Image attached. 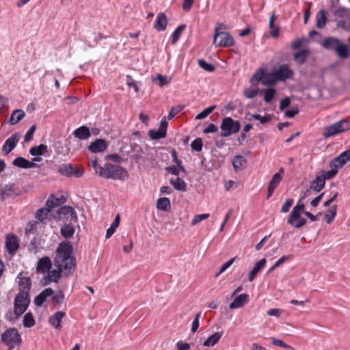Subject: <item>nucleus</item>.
Masks as SVG:
<instances>
[{"mask_svg":"<svg viewBox=\"0 0 350 350\" xmlns=\"http://www.w3.org/2000/svg\"><path fill=\"white\" fill-rule=\"evenodd\" d=\"M335 158L333 159L329 162V167L332 168L330 170L325 172L324 170H321L319 172L321 176H323V180L325 181L326 180L332 179L337 174L339 168H341L342 166H338V164L334 162Z\"/></svg>","mask_w":350,"mask_h":350,"instance_id":"nucleus-16","label":"nucleus"},{"mask_svg":"<svg viewBox=\"0 0 350 350\" xmlns=\"http://www.w3.org/2000/svg\"><path fill=\"white\" fill-rule=\"evenodd\" d=\"M252 117L259 121L261 124H265L267 122H269L271 120V118L269 115H265L264 116L260 115V114H252Z\"/></svg>","mask_w":350,"mask_h":350,"instance_id":"nucleus-58","label":"nucleus"},{"mask_svg":"<svg viewBox=\"0 0 350 350\" xmlns=\"http://www.w3.org/2000/svg\"><path fill=\"white\" fill-rule=\"evenodd\" d=\"M14 196V187L11 185L5 186L1 191V196L3 200Z\"/></svg>","mask_w":350,"mask_h":350,"instance_id":"nucleus-46","label":"nucleus"},{"mask_svg":"<svg viewBox=\"0 0 350 350\" xmlns=\"http://www.w3.org/2000/svg\"><path fill=\"white\" fill-rule=\"evenodd\" d=\"M107 148V143L102 139H97L89 146V150L93 153L104 152Z\"/></svg>","mask_w":350,"mask_h":350,"instance_id":"nucleus-19","label":"nucleus"},{"mask_svg":"<svg viewBox=\"0 0 350 350\" xmlns=\"http://www.w3.org/2000/svg\"><path fill=\"white\" fill-rule=\"evenodd\" d=\"M338 56L342 59H347L349 56V49L346 44L340 41L335 50Z\"/></svg>","mask_w":350,"mask_h":350,"instance_id":"nucleus-34","label":"nucleus"},{"mask_svg":"<svg viewBox=\"0 0 350 350\" xmlns=\"http://www.w3.org/2000/svg\"><path fill=\"white\" fill-rule=\"evenodd\" d=\"M241 124L238 120H234L230 117L224 118L221 122L220 136L226 137L238 133L240 130Z\"/></svg>","mask_w":350,"mask_h":350,"instance_id":"nucleus-5","label":"nucleus"},{"mask_svg":"<svg viewBox=\"0 0 350 350\" xmlns=\"http://www.w3.org/2000/svg\"><path fill=\"white\" fill-rule=\"evenodd\" d=\"M75 232L74 226L69 224H65L61 228V234L65 238H70Z\"/></svg>","mask_w":350,"mask_h":350,"instance_id":"nucleus-42","label":"nucleus"},{"mask_svg":"<svg viewBox=\"0 0 350 350\" xmlns=\"http://www.w3.org/2000/svg\"><path fill=\"white\" fill-rule=\"evenodd\" d=\"M66 314L62 311H57L49 318V324L56 329H61L62 326L61 322Z\"/></svg>","mask_w":350,"mask_h":350,"instance_id":"nucleus-17","label":"nucleus"},{"mask_svg":"<svg viewBox=\"0 0 350 350\" xmlns=\"http://www.w3.org/2000/svg\"><path fill=\"white\" fill-rule=\"evenodd\" d=\"M236 257L230 259L227 262H226L219 269V271L215 275V277L217 278L220 274L224 272L234 261Z\"/></svg>","mask_w":350,"mask_h":350,"instance_id":"nucleus-64","label":"nucleus"},{"mask_svg":"<svg viewBox=\"0 0 350 350\" xmlns=\"http://www.w3.org/2000/svg\"><path fill=\"white\" fill-rule=\"evenodd\" d=\"M21 135L19 133H15L12 134L9 138H8L2 148L3 153L5 155H8L12 150L16 147L18 142H19Z\"/></svg>","mask_w":350,"mask_h":350,"instance_id":"nucleus-11","label":"nucleus"},{"mask_svg":"<svg viewBox=\"0 0 350 350\" xmlns=\"http://www.w3.org/2000/svg\"><path fill=\"white\" fill-rule=\"evenodd\" d=\"M184 109V106L183 105H176L174 106L170 109V111L168 114V119L172 120L174 118V117L178 114L179 112H180Z\"/></svg>","mask_w":350,"mask_h":350,"instance_id":"nucleus-55","label":"nucleus"},{"mask_svg":"<svg viewBox=\"0 0 350 350\" xmlns=\"http://www.w3.org/2000/svg\"><path fill=\"white\" fill-rule=\"evenodd\" d=\"M246 162V159L242 155L235 156L232 161L233 167L237 172L242 170L244 168Z\"/></svg>","mask_w":350,"mask_h":350,"instance_id":"nucleus-29","label":"nucleus"},{"mask_svg":"<svg viewBox=\"0 0 350 350\" xmlns=\"http://www.w3.org/2000/svg\"><path fill=\"white\" fill-rule=\"evenodd\" d=\"M74 136L81 140L86 139L90 136V129L85 126H81L74 131Z\"/></svg>","mask_w":350,"mask_h":350,"instance_id":"nucleus-28","label":"nucleus"},{"mask_svg":"<svg viewBox=\"0 0 350 350\" xmlns=\"http://www.w3.org/2000/svg\"><path fill=\"white\" fill-rule=\"evenodd\" d=\"M340 40L334 37H327L325 38L322 43V46L327 50H336Z\"/></svg>","mask_w":350,"mask_h":350,"instance_id":"nucleus-27","label":"nucleus"},{"mask_svg":"<svg viewBox=\"0 0 350 350\" xmlns=\"http://www.w3.org/2000/svg\"><path fill=\"white\" fill-rule=\"evenodd\" d=\"M5 247L8 252L14 254L19 248V242L17 236L8 234L5 239Z\"/></svg>","mask_w":350,"mask_h":350,"instance_id":"nucleus-12","label":"nucleus"},{"mask_svg":"<svg viewBox=\"0 0 350 350\" xmlns=\"http://www.w3.org/2000/svg\"><path fill=\"white\" fill-rule=\"evenodd\" d=\"M48 150V147L45 144H40L38 146H33L29 150V153L32 156H35L38 157V156H41L46 153Z\"/></svg>","mask_w":350,"mask_h":350,"instance_id":"nucleus-36","label":"nucleus"},{"mask_svg":"<svg viewBox=\"0 0 350 350\" xmlns=\"http://www.w3.org/2000/svg\"><path fill=\"white\" fill-rule=\"evenodd\" d=\"M98 175L107 179L125 180L129 176L127 170L120 165L106 163L104 167H99Z\"/></svg>","mask_w":350,"mask_h":350,"instance_id":"nucleus-2","label":"nucleus"},{"mask_svg":"<svg viewBox=\"0 0 350 350\" xmlns=\"http://www.w3.org/2000/svg\"><path fill=\"white\" fill-rule=\"evenodd\" d=\"M23 326L25 327H31L35 325V320L31 312L26 313L23 320Z\"/></svg>","mask_w":350,"mask_h":350,"instance_id":"nucleus-48","label":"nucleus"},{"mask_svg":"<svg viewBox=\"0 0 350 350\" xmlns=\"http://www.w3.org/2000/svg\"><path fill=\"white\" fill-rule=\"evenodd\" d=\"M51 297L55 305L61 306L64 302L65 295L62 290H59L55 293H53Z\"/></svg>","mask_w":350,"mask_h":350,"instance_id":"nucleus-37","label":"nucleus"},{"mask_svg":"<svg viewBox=\"0 0 350 350\" xmlns=\"http://www.w3.org/2000/svg\"><path fill=\"white\" fill-rule=\"evenodd\" d=\"M36 126L35 124L32 125L26 133L25 137H24V142H27L32 139L33 133L36 131Z\"/></svg>","mask_w":350,"mask_h":350,"instance_id":"nucleus-63","label":"nucleus"},{"mask_svg":"<svg viewBox=\"0 0 350 350\" xmlns=\"http://www.w3.org/2000/svg\"><path fill=\"white\" fill-rule=\"evenodd\" d=\"M301 213H302L297 212L295 211L292 210L287 219L288 224L293 226L297 221H299V219H301Z\"/></svg>","mask_w":350,"mask_h":350,"instance_id":"nucleus-45","label":"nucleus"},{"mask_svg":"<svg viewBox=\"0 0 350 350\" xmlns=\"http://www.w3.org/2000/svg\"><path fill=\"white\" fill-rule=\"evenodd\" d=\"M276 20V16L274 13L271 14L269 21V27L270 28V36L273 38H278L280 35V27L274 24Z\"/></svg>","mask_w":350,"mask_h":350,"instance_id":"nucleus-26","label":"nucleus"},{"mask_svg":"<svg viewBox=\"0 0 350 350\" xmlns=\"http://www.w3.org/2000/svg\"><path fill=\"white\" fill-rule=\"evenodd\" d=\"M259 92H260V90H258L245 88L243 90V95L247 98H253L258 94V93Z\"/></svg>","mask_w":350,"mask_h":350,"instance_id":"nucleus-59","label":"nucleus"},{"mask_svg":"<svg viewBox=\"0 0 350 350\" xmlns=\"http://www.w3.org/2000/svg\"><path fill=\"white\" fill-rule=\"evenodd\" d=\"M170 183L174 187L176 190L185 191L187 189L185 182L180 178L170 179Z\"/></svg>","mask_w":350,"mask_h":350,"instance_id":"nucleus-32","label":"nucleus"},{"mask_svg":"<svg viewBox=\"0 0 350 350\" xmlns=\"http://www.w3.org/2000/svg\"><path fill=\"white\" fill-rule=\"evenodd\" d=\"M349 130H350V122L347 120H341L325 126L322 135L324 138L327 139Z\"/></svg>","mask_w":350,"mask_h":350,"instance_id":"nucleus-3","label":"nucleus"},{"mask_svg":"<svg viewBox=\"0 0 350 350\" xmlns=\"http://www.w3.org/2000/svg\"><path fill=\"white\" fill-rule=\"evenodd\" d=\"M219 27H215L213 43L216 46L228 47L234 44V40L226 31H219Z\"/></svg>","mask_w":350,"mask_h":350,"instance_id":"nucleus-6","label":"nucleus"},{"mask_svg":"<svg viewBox=\"0 0 350 350\" xmlns=\"http://www.w3.org/2000/svg\"><path fill=\"white\" fill-rule=\"evenodd\" d=\"M326 11L324 10H320L316 16V21H317V27L319 29H322L325 27L327 22L326 17Z\"/></svg>","mask_w":350,"mask_h":350,"instance_id":"nucleus-33","label":"nucleus"},{"mask_svg":"<svg viewBox=\"0 0 350 350\" xmlns=\"http://www.w3.org/2000/svg\"><path fill=\"white\" fill-rule=\"evenodd\" d=\"M167 25V20L165 14L163 12H159L156 18L154 24V27L158 31H163L165 30Z\"/></svg>","mask_w":350,"mask_h":350,"instance_id":"nucleus-21","label":"nucleus"},{"mask_svg":"<svg viewBox=\"0 0 350 350\" xmlns=\"http://www.w3.org/2000/svg\"><path fill=\"white\" fill-rule=\"evenodd\" d=\"M40 157H34L32 161H29L23 157H18L13 161L12 164L18 167L27 169L33 167L35 166L34 162H40Z\"/></svg>","mask_w":350,"mask_h":350,"instance_id":"nucleus-13","label":"nucleus"},{"mask_svg":"<svg viewBox=\"0 0 350 350\" xmlns=\"http://www.w3.org/2000/svg\"><path fill=\"white\" fill-rule=\"evenodd\" d=\"M337 206L334 205L329 208L325 213V218L327 224H331L336 215Z\"/></svg>","mask_w":350,"mask_h":350,"instance_id":"nucleus-43","label":"nucleus"},{"mask_svg":"<svg viewBox=\"0 0 350 350\" xmlns=\"http://www.w3.org/2000/svg\"><path fill=\"white\" fill-rule=\"evenodd\" d=\"M248 297V295L245 293L238 295L230 304L229 308L230 309H237L243 307L246 303H247Z\"/></svg>","mask_w":350,"mask_h":350,"instance_id":"nucleus-22","label":"nucleus"},{"mask_svg":"<svg viewBox=\"0 0 350 350\" xmlns=\"http://www.w3.org/2000/svg\"><path fill=\"white\" fill-rule=\"evenodd\" d=\"M191 148L193 150L200 152L202 149V140L201 138H197L191 144Z\"/></svg>","mask_w":350,"mask_h":350,"instance_id":"nucleus-56","label":"nucleus"},{"mask_svg":"<svg viewBox=\"0 0 350 350\" xmlns=\"http://www.w3.org/2000/svg\"><path fill=\"white\" fill-rule=\"evenodd\" d=\"M72 246L69 242H62L59 244L53 259L57 269L47 271V284L51 282L57 283L62 275L68 276L75 269L76 259L72 255Z\"/></svg>","mask_w":350,"mask_h":350,"instance_id":"nucleus-1","label":"nucleus"},{"mask_svg":"<svg viewBox=\"0 0 350 350\" xmlns=\"http://www.w3.org/2000/svg\"><path fill=\"white\" fill-rule=\"evenodd\" d=\"M120 215H117L116 216L113 221L111 224V226L107 230L106 235H105L107 239L110 238L112 236V234L115 232L116 228L118 227V226L120 224Z\"/></svg>","mask_w":350,"mask_h":350,"instance_id":"nucleus-39","label":"nucleus"},{"mask_svg":"<svg viewBox=\"0 0 350 350\" xmlns=\"http://www.w3.org/2000/svg\"><path fill=\"white\" fill-rule=\"evenodd\" d=\"M350 161V150H345L335 157V163L338 166H344Z\"/></svg>","mask_w":350,"mask_h":350,"instance_id":"nucleus-30","label":"nucleus"},{"mask_svg":"<svg viewBox=\"0 0 350 350\" xmlns=\"http://www.w3.org/2000/svg\"><path fill=\"white\" fill-rule=\"evenodd\" d=\"M167 125L168 123L166 121L165 118H163L157 130H150L148 131L150 138L152 139H159L165 137L167 135Z\"/></svg>","mask_w":350,"mask_h":350,"instance_id":"nucleus-9","label":"nucleus"},{"mask_svg":"<svg viewBox=\"0 0 350 350\" xmlns=\"http://www.w3.org/2000/svg\"><path fill=\"white\" fill-rule=\"evenodd\" d=\"M325 181L323 178V176H321L319 174L316 176V178L310 183V189L316 192L321 191L325 187Z\"/></svg>","mask_w":350,"mask_h":350,"instance_id":"nucleus-23","label":"nucleus"},{"mask_svg":"<svg viewBox=\"0 0 350 350\" xmlns=\"http://www.w3.org/2000/svg\"><path fill=\"white\" fill-rule=\"evenodd\" d=\"M266 264V259L262 258L256 262L254 268L251 270L248 275V280L252 282L254 280L256 274L265 267Z\"/></svg>","mask_w":350,"mask_h":350,"instance_id":"nucleus-25","label":"nucleus"},{"mask_svg":"<svg viewBox=\"0 0 350 350\" xmlns=\"http://www.w3.org/2000/svg\"><path fill=\"white\" fill-rule=\"evenodd\" d=\"M63 204V201H60L59 202H55V196L53 194H51L48 198L46 202V208H49L51 212H52L53 209L55 207H58L60 205Z\"/></svg>","mask_w":350,"mask_h":350,"instance_id":"nucleus-44","label":"nucleus"},{"mask_svg":"<svg viewBox=\"0 0 350 350\" xmlns=\"http://www.w3.org/2000/svg\"><path fill=\"white\" fill-rule=\"evenodd\" d=\"M209 217V214L208 213H204V214H200V215H196L193 217L192 221H191V225L192 226L196 225L198 223H199L200 221H202V220H204V219H206Z\"/></svg>","mask_w":350,"mask_h":350,"instance_id":"nucleus-57","label":"nucleus"},{"mask_svg":"<svg viewBox=\"0 0 350 350\" xmlns=\"http://www.w3.org/2000/svg\"><path fill=\"white\" fill-rule=\"evenodd\" d=\"M308 55V51L306 49H302L294 55V60L298 64H302L307 59Z\"/></svg>","mask_w":350,"mask_h":350,"instance_id":"nucleus-38","label":"nucleus"},{"mask_svg":"<svg viewBox=\"0 0 350 350\" xmlns=\"http://www.w3.org/2000/svg\"><path fill=\"white\" fill-rule=\"evenodd\" d=\"M260 92H264V100L266 103H270L275 95V90L273 88L260 90Z\"/></svg>","mask_w":350,"mask_h":350,"instance_id":"nucleus-47","label":"nucleus"},{"mask_svg":"<svg viewBox=\"0 0 350 350\" xmlns=\"http://www.w3.org/2000/svg\"><path fill=\"white\" fill-rule=\"evenodd\" d=\"M154 81H156L159 86H163L170 83V80L161 74H157V79H153Z\"/></svg>","mask_w":350,"mask_h":350,"instance_id":"nucleus-60","label":"nucleus"},{"mask_svg":"<svg viewBox=\"0 0 350 350\" xmlns=\"http://www.w3.org/2000/svg\"><path fill=\"white\" fill-rule=\"evenodd\" d=\"M25 116V112L22 109L14 110L10 118L9 122L10 124L14 125L21 120Z\"/></svg>","mask_w":350,"mask_h":350,"instance_id":"nucleus-31","label":"nucleus"},{"mask_svg":"<svg viewBox=\"0 0 350 350\" xmlns=\"http://www.w3.org/2000/svg\"><path fill=\"white\" fill-rule=\"evenodd\" d=\"M52 266L51 260L49 256H43L40 258L36 265V272L39 274H45L51 269Z\"/></svg>","mask_w":350,"mask_h":350,"instance_id":"nucleus-14","label":"nucleus"},{"mask_svg":"<svg viewBox=\"0 0 350 350\" xmlns=\"http://www.w3.org/2000/svg\"><path fill=\"white\" fill-rule=\"evenodd\" d=\"M200 315H201L200 312L197 313L196 314L194 319L192 321L191 331L193 334L196 332V331L198 330V329L199 327V325H200L199 319L200 317Z\"/></svg>","mask_w":350,"mask_h":350,"instance_id":"nucleus-62","label":"nucleus"},{"mask_svg":"<svg viewBox=\"0 0 350 350\" xmlns=\"http://www.w3.org/2000/svg\"><path fill=\"white\" fill-rule=\"evenodd\" d=\"M271 343L274 346L280 347L282 348L287 349H291V350H293L294 349L293 347H291V345L285 343L284 342H283L282 340H280L278 338H271Z\"/></svg>","mask_w":350,"mask_h":350,"instance_id":"nucleus-50","label":"nucleus"},{"mask_svg":"<svg viewBox=\"0 0 350 350\" xmlns=\"http://www.w3.org/2000/svg\"><path fill=\"white\" fill-rule=\"evenodd\" d=\"M1 340L11 349L19 347L22 342L21 334L14 327L7 329L1 334Z\"/></svg>","mask_w":350,"mask_h":350,"instance_id":"nucleus-4","label":"nucleus"},{"mask_svg":"<svg viewBox=\"0 0 350 350\" xmlns=\"http://www.w3.org/2000/svg\"><path fill=\"white\" fill-rule=\"evenodd\" d=\"M215 107H216L215 105H212V106H210V107L206 108L205 109H204L202 111H201L196 116V119L201 120V119L205 118L206 116H208V115H209L215 109Z\"/></svg>","mask_w":350,"mask_h":350,"instance_id":"nucleus-52","label":"nucleus"},{"mask_svg":"<svg viewBox=\"0 0 350 350\" xmlns=\"http://www.w3.org/2000/svg\"><path fill=\"white\" fill-rule=\"evenodd\" d=\"M293 75V71L289 68L288 65H281L271 74V79L269 83L273 84L277 81H284L288 79H291Z\"/></svg>","mask_w":350,"mask_h":350,"instance_id":"nucleus-8","label":"nucleus"},{"mask_svg":"<svg viewBox=\"0 0 350 350\" xmlns=\"http://www.w3.org/2000/svg\"><path fill=\"white\" fill-rule=\"evenodd\" d=\"M73 165L70 163L63 164L58 167V172L64 176H71Z\"/></svg>","mask_w":350,"mask_h":350,"instance_id":"nucleus-40","label":"nucleus"},{"mask_svg":"<svg viewBox=\"0 0 350 350\" xmlns=\"http://www.w3.org/2000/svg\"><path fill=\"white\" fill-rule=\"evenodd\" d=\"M52 217H53L52 213L49 208H46L45 207L38 209L35 213V218L38 222L43 224H46L49 221H50Z\"/></svg>","mask_w":350,"mask_h":350,"instance_id":"nucleus-15","label":"nucleus"},{"mask_svg":"<svg viewBox=\"0 0 350 350\" xmlns=\"http://www.w3.org/2000/svg\"><path fill=\"white\" fill-rule=\"evenodd\" d=\"M198 65L206 71L213 72L215 69L213 64H208L203 59H198Z\"/></svg>","mask_w":350,"mask_h":350,"instance_id":"nucleus-54","label":"nucleus"},{"mask_svg":"<svg viewBox=\"0 0 350 350\" xmlns=\"http://www.w3.org/2000/svg\"><path fill=\"white\" fill-rule=\"evenodd\" d=\"M18 280V286L20 288L19 293H26L29 295V291L31 288V282L29 277L23 275V273H20L17 276Z\"/></svg>","mask_w":350,"mask_h":350,"instance_id":"nucleus-18","label":"nucleus"},{"mask_svg":"<svg viewBox=\"0 0 350 350\" xmlns=\"http://www.w3.org/2000/svg\"><path fill=\"white\" fill-rule=\"evenodd\" d=\"M294 200L293 199L289 198L286 199L284 203L283 204L282 208H281V213H288L293 204Z\"/></svg>","mask_w":350,"mask_h":350,"instance_id":"nucleus-61","label":"nucleus"},{"mask_svg":"<svg viewBox=\"0 0 350 350\" xmlns=\"http://www.w3.org/2000/svg\"><path fill=\"white\" fill-rule=\"evenodd\" d=\"M30 302L29 295L26 293H18L14 302V312L16 318H18L27 310Z\"/></svg>","mask_w":350,"mask_h":350,"instance_id":"nucleus-7","label":"nucleus"},{"mask_svg":"<svg viewBox=\"0 0 350 350\" xmlns=\"http://www.w3.org/2000/svg\"><path fill=\"white\" fill-rule=\"evenodd\" d=\"M38 224V221H30L27 224L25 231L26 234H29L30 233H33L37 230V226Z\"/></svg>","mask_w":350,"mask_h":350,"instance_id":"nucleus-51","label":"nucleus"},{"mask_svg":"<svg viewBox=\"0 0 350 350\" xmlns=\"http://www.w3.org/2000/svg\"><path fill=\"white\" fill-rule=\"evenodd\" d=\"M41 247L40 246V243L37 241L36 238H33L29 243V250L30 252H33L34 254H36Z\"/></svg>","mask_w":350,"mask_h":350,"instance_id":"nucleus-53","label":"nucleus"},{"mask_svg":"<svg viewBox=\"0 0 350 350\" xmlns=\"http://www.w3.org/2000/svg\"><path fill=\"white\" fill-rule=\"evenodd\" d=\"M53 290L51 288H46L41 291L34 299V303L37 306H41L46 301L47 297L52 296Z\"/></svg>","mask_w":350,"mask_h":350,"instance_id":"nucleus-20","label":"nucleus"},{"mask_svg":"<svg viewBox=\"0 0 350 350\" xmlns=\"http://www.w3.org/2000/svg\"><path fill=\"white\" fill-rule=\"evenodd\" d=\"M59 213L65 216H70L72 219H77V213L74 208L69 206H62L59 210Z\"/></svg>","mask_w":350,"mask_h":350,"instance_id":"nucleus-41","label":"nucleus"},{"mask_svg":"<svg viewBox=\"0 0 350 350\" xmlns=\"http://www.w3.org/2000/svg\"><path fill=\"white\" fill-rule=\"evenodd\" d=\"M157 208L164 211H168L171 208L170 201L167 198H161L157 200Z\"/></svg>","mask_w":350,"mask_h":350,"instance_id":"nucleus-35","label":"nucleus"},{"mask_svg":"<svg viewBox=\"0 0 350 350\" xmlns=\"http://www.w3.org/2000/svg\"><path fill=\"white\" fill-rule=\"evenodd\" d=\"M284 173V170L281 167L279 171L273 176L268 185L267 199H269L273 195L275 189L281 182Z\"/></svg>","mask_w":350,"mask_h":350,"instance_id":"nucleus-10","label":"nucleus"},{"mask_svg":"<svg viewBox=\"0 0 350 350\" xmlns=\"http://www.w3.org/2000/svg\"><path fill=\"white\" fill-rule=\"evenodd\" d=\"M185 25L178 26L172 33V44H174L179 39L183 31L185 29Z\"/></svg>","mask_w":350,"mask_h":350,"instance_id":"nucleus-49","label":"nucleus"},{"mask_svg":"<svg viewBox=\"0 0 350 350\" xmlns=\"http://www.w3.org/2000/svg\"><path fill=\"white\" fill-rule=\"evenodd\" d=\"M223 335L222 332H215L211 336H208L203 342V346L206 347H214L218 343Z\"/></svg>","mask_w":350,"mask_h":350,"instance_id":"nucleus-24","label":"nucleus"}]
</instances>
